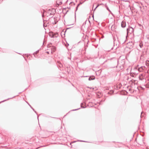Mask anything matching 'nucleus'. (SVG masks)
<instances>
[{"instance_id": "nucleus-1", "label": "nucleus", "mask_w": 149, "mask_h": 149, "mask_svg": "<svg viewBox=\"0 0 149 149\" xmlns=\"http://www.w3.org/2000/svg\"><path fill=\"white\" fill-rule=\"evenodd\" d=\"M127 35H130L133 33L134 31V29L131 26H129L128 28L127 29Z\"/></svg>"}, {"instance_id": "nucleus-2", "label": "nucleus", "mask_w": 149, "mask_h": 149, "mask_svg": "<svg viewBox=\"0 0 149 149\" xmlns=\"http://www.w3.org/2000/svg\"><path fill=\"white\" fill-rule=\"evenodd\" d=\"M139 80L143 81L144 82L146 81V79H145V77H144L143 74H141L139 76Z\"/></svg>"}, {"instance_id": "nucleus-3", "label": "nucleus", "mask_w": 149, "mask_h": 149, "mask_svg": "<svg viewBox=\"0 0 149 149\" xmlns=\"http://www.w3.org/2000/svg\"><path fill=\"white\" fill-rule=\"evenodd\" d=\"M49 20L51 21L52 20L54 21V22H52V23L53 24H56L58 22L56 19L55 17H54V18H53L52 17V18H50Z\"/></svg>"}, {"instance_id": "nucleus-4", "label": "nucleus", "mask_w": 149, "mask_h": 149, "mask_svg": "<svg viewBox=\"0 0 149 149\" xmlns=\"http://www.w3.org/2000/svg\"><path fill=\"white\" fill-rule=\"evenodd\" d=\"M121 87V84H119L118 85H115L114 86L113 88H114L115 89H118Z\"/></svg>"}, {"instance_id": "nucleus-5", "label": "nucleus", "mask_w": 149, "mask_h": 149, "mask_svg": "<svg viewBox=\"0 0 149 149\" xmlns=\"http://www.w3.org/2000/svg\"><path fill=\"white\" fill-rule=\"evenodd\" d=\"M121 26L122 28H125L126 26V22L125 21H123L121 23Z\"/></svg>"}, {"instance_id": "nucleus-6", "label": "nucleus", "mask_w": 149, "mask_h": 149, "mask_svg": "<svg viewBox=\"0 0 149 149\" xmlns=\"http://www.w3.org/2000/svg\"><path fill=\"white\" fill-rule=\"evenodd\" d=\"M145 68V66H141V67L139 68L138 70L139 72L142 71L143 70H144Z\"/></svg>"}, {"instance_id": "nucleus-7", "label": "nucleus", "mask_w": 149, "mask_h": 149, "mask_svg": "<svg viewBox=\"0 0 149 149\" xmlns=\"http://www.w3.org/2000/svg\"><path fill=\"white\" fill-rule=\"evenodd\" d=\"M95 79V77L94 76H92L89 77L88 78V80L89 81H91L92 80H93Z\"/></svg>"}, {"instance_id": "nucleus-8", "label": "nucleus", "mask_w": 149, "mask_h": 149, "mask_svg": "<svg viewBox=\"0 0 149 149\" xmlns=\"http://www.w3.org/2000/svg\"><path fill=\"white\" fill-rule=\"evenodd\" d=\"M58 36V33H54L53 38H57Z\"/></svg>"}, {"instance_id": "nucleus-9", "label": "nucleus", "mask_w": 149, "mask_h": 149, "mask_svg": "<svg viewBox=\"0 0 149 149\" xmlns=\"http://www.w3.org/2000/svg\"><path fill=\"white\" fill-rule=\"evenodd\" d=\"M52 52L51 53H52V52H54L56 50V47H52L51 48Z\"/></svg>"}, {"instance_id": "nucleus-10", "label": "nucleus", "mask_w": 149, "mask_h": 149, "mask_svg": "<svg viewBox=\"0 0 149 149\" xmlns=\"http://www.w3.org/2000/svg\"><path fill=\"white\" fill-rule=\"evenodd\" d=\"M138 74V73H136V72L134 73L133 72H132L130 73V75L131 76L134 77L136 74Z\"/></svg>"}, {"instance_id": "nucleus-11", "label": "nucleus", "mask_w": 149, "mask_h": 149, "mask_svg": "<svg viewBox=\"0 0 149 149\" xmlns=\"http://www.w3.org/2000/svg\"><path fill=\"white\" fill-rule=\"evenodd\" d=\"M113 47H111L110 48H109V49H107V47H106L105 49V50L107 52H109L112 49Z\"/></svg>"}, {"instance_id": "nucleus-12", "label": "nucleus", "mask_w": 149, "mask_h": 149, "mask_svg": "<svg viewBox=\"0 0 149 149\" xmlns=\"http://www.w3.org/2000/svg\"><path fill=\"white\" fill-rule=\"evenodd\" d=\"M139 46L140 48H141L143 47V43L142 42H139Z\"/></svg>"}, {"instance_id": "nucleus-13", "label": "nucleus", "mask_w": 149, "mask_h": 149, "mask_svg": "<svg viewBox=\"0 0 149 149\" xmlns=\"http://www.w3.org/2000/svg\"><path fill=\"white\" fill-rule=\"evenodd\" d=\"M53 34L54 32H50L49 33V35L52 38H53Z\"/></svg>"}, {"instance_id": "nucleus-14", "label": "nucleus", "mask_w": 149, "mask_h": 149, "mask_svg": "<svg viewBox=\"0 0 149 149\" xmlns=\"http://www.w3.org/2000/svg\"><path fill=\"white\" fill-rule=\"evenodd\" d=\"M128 45H130L131 48L133 47L134 44L132 42H129Z\"/></svg>"}, {"instance_id": "nucleus-15", "label": "nucleus", "mask_w": 149, "mask_h": 149, "mask_svg": "<svg viewBox=\"0 0 149 149\" xmlns=\"http://www.w3.org/2000/svg\"><path fill=\"white\" fill-rule=\"evenodd\" d=\"M114 92V91L113 90H111L108 93V94H111L113 93Z\"/></svg>"}, {"instance_id": "nucleus-16", "label": "nucleus", "mask_w": 149, "mask_h": 149, "mask_svg": "<svg viewBox=\"0 0 149 149\" xmlns=\"http://www.w3.org/2000/svg\"><path fill=\"white\" fill-rule=\"evenodd\" d=\"M115 25H113L111 27V30L112 31H113L114 30H115Z\"/></svg>"}, {"instance_id": "nucleus-17", "label": "nucleus", "mask_w": 149, "mask_h": 149, "mask_svg": "<svg viewBox=\"0 0 149 149\" xmlns=\"http://www.w3.org/2000/svg\"><path fill=\"white\" fill-rule=\"evenodd\" d=\"M105 7L106 8V9H107L109 11V12H111V11H110V10H109V9L108 7V6H107V4H105Z\"/></svg>"}, {"instance_id": "nucleus-18", "label": "nucleus", "mask_w": 149, "mask_h": 149, "mask_svg": "<svg viewBox=\"0 0 149 149\" xmlns=\"http://www.w3.org/2000/svg\"><path fill=\"white\" fill-rule=\"evenodd\" d=\"M58 65H59V66L60 68H62L63 67V65L60 62H58Z\"/></svg>"}, {"instance_id": "nucleus-19", "label": "nucleus", "mask_w": 149, "mask_h": 149, "mask_svg": "<svg viewBox=\"0 0 149 149\" xmlns=\"http://www.w3.org/2000/svg\"><path fill=\"white\" fill-rule=\"evenodd\" d=\"M39 52V50H38L37 51H36L34 53H33V55L35 56V55L36 54H37Z\"/></svg>"}, {"instance_id": "nucleus-20", "label": "nucleus", "mask_w": 149, "mask_h": 149, "mask_svg": "<svg viewBox=\"0 0 149 149\" xmlns=\"http://www.w3.org/2000/svg\"><path fill=\"white\" fill-rule=\"evenodd\" d=\"M56 3L58 5H60L62 4V2H61V1H60L58 3H57V2Z\"/></svg>"}, {"instance_id": "nucleus-21", "label": "nucleus", "mask_w": 149, "mask_h": 149, "mask_svg": "<svg viewBox=\"0 0 149 149\" xmlns=\"http://www.w3.org/2000/svg\"><path fill=\"white\" fill-rule=\"evenodd\" d=\"M29 105L30 106V107L33 109V110L36 113V111L30 105V104H29Z\"/></svg>"}, {"instance_id": "nucleus-22", "label": "nucleus", "mask_w": 149, "mask_h": 149, "mask_svg": "<svg viewBox=\"0 0 149 149\" xmlns=\"http://www.w3.org/2000/svg\"><path fill=\"white\" fill-rule=\"evenodd\" d=\"M115 62L116 64V66L118 64V61L117 60H116L115 61Z\"/></svg>"}, {"instance_id": "nucleus-23", "label": "nucleus", "mask_w": 149, "mask_h": 149, "mask_svg": "<svg viewBox=\"0 0 149 149\" xmlns=\"http://www.w3.org/2000/svg\"><path fill=\"white\" fill-rule=\"evenodd\" d=\"M80 3H79V4H78L77 5V7H76V11L77 10L78 7V6H79V5H80Z\"/></svg>"}, {"instance_id": "nucleus-24", "label": "nucleus", "mask_w": 149, "mask_h": 149, "mask_svg": "<svg viewBox=\"0 0 149 149\" xmlns=\"http://www.w3.org/2000/svg\"><path fill=\"white\" fill-rule=\"evenodd\" d=\"M83 104V103H81V108H85V107H84V106H82V105Z\"/></svg>"}, {"instance_id": "nucleus-25", "label": "nucleus", "mask_w": 149, "mask_h": 149, "mask_svg": "<svg viewBox=\"0 0 149 149\" xmlns=\"http://www.w3.org/2000/svg\"><path fill=\"white\" fill-rule=\"evenodd\" d=\"M80 109V108H78V109H75L73 110L72 111H76V110H78V109Z\"/></svg>"}, {"instance_id": "nucleus-26", "label": "nucleus", "mask_w": 149, "mask_h": 149, "mask_svg": "<svg viewBox=\"0 0 149 149\" xmlns=\"http://www.w3.org/2000/svg\"><path fill=\"white\" fill-rule=\"evenodd\" d=\"M99 6V5H98L94 9V10H95L96 9L98 6Z\"/></svg>"}, {"instance_id": "nucleus-27", "label": "nucleus", "mask_w": 149, "mask_h": 149, "mask_svg": "<svg viewBox=\"0 0 149 149\" xmlns=\"http://www.w3.org/2000/svg\"><path fill=\"white\" fill-rule=\"evenodd\" d=\"M67 44L65 45V46H68L69 45V44L68 43H67Z\"/></svg>"}, {"instance_id": "nucleus-28", "label": "nucleus", "mask_w": 149, "mask_h": 149, "mask_svg": "<svg viewBox=\"0 0 149 149\" xmlns=\"http://www.w3.org/2000/svg\"><path fill=\"white\" fill-rule=\"evenodd\" d=\"M40 146V147H38V148H40V147H44V146Z\"/></svg>"}, {"instance_id": "nucleus-29", "label": "nucleus", "mask_w": 149, "mask_h": 149, "mask_svg": "<svg viewBox=\"0 0 149 149\" xmlns=\"http://www.w3.org/2000/svg\"><path fill=\"white\" fill-rule=\"evenodd\" d=\"M78 141H79L80 142H84V141L82 140Z\"/></svg>"}, {"instance_id": "nucleus-30", "label": "nucleus", "mask_w": 149, "mask_h": 149, "mask_svg": "<svg viewBox=\"0 0 149 149\" xmlns=\"http://www.w3.org/2000/svg\"><path fill=\"white\" fill-rule=\"evenodd\" d=\"M72 3H73V2H71L70 3V4H72Z\"/></svg>"}, {"instance_id": "nucleus-31", "label": "nucleus", "mask_w": 149, "mask_h": 149, "mask_svg": "<svg viewBox=\"0 0 149 149\" xmlns=\"http://www.w3.org/2000/svg\"><path fill=\"white\" fill-rule=\"evenodd\" d=\"M46 53H47L48 54H49V52H46Z\"/></svg>"}, {"instance_id": "nucleus-32", "label": "nucleus", "mask_w": 149, "mask_h": 149, "mask_svg": "<svg viewBox=\"0 0 149 149\" xmlns=\"http://www.w3.org/2000/svg\"><path fill=\"white\" fill-rule=\"evenodd\" d=\"M89 77V76H84V77Z\"/></svg>"}, {"instance_id": "nucleus-33", "label": "nucleus", "mask_w": 149, "mask_h": 149, "mask_svg": "<svg viewBox=\"0 0 149 149\" xmlns=\"http://www.w3.org/2000/svg\"><path fill=\"white\" fill-rule=\"evenodd\" d=\"M42 17H44V14H43V15H42Z\"/></svg>"}, {"instance_id": "nucleus-34", "label": "nucleus", "mask_w": 149, "mask_h": 149, "mask_svg": "<svg viewBox=\"0 0 149 149\" xmlns=\"http://www.w3.org/2000/svg\"><path fill=\"white\" fill-rule=\"evenodd\" d=\"M70 28H70H70H67V29H70Z\"/></svg>"}, {"instance_id": "nucleus-35", "label": "nucleus", "mask_w": 149, "mask_h": 149, "mask_svg": "<svg viewBox=\"0 0 149 149\" xmlns=\"http://www.w3.org/2000/svg\"><path fill=\"white\" fill-rule=\"evenodd\" d=\"M83 44L84 45H85V43L84 42H83Z\"/></svg>"}, {"instance_id": "nucleus-36", "label": "nucleus", "mask_w": 149, "mask_h": 149, "mask_svg": "<svg viewBox=\"0 0 149 149\" xmlns=\"http://www.w3.org/2000/svg\"><path fill=\"white\" fill-rule=\"evenodd\" d=\"M43 26H44V27H45V25H44V24H43Z\"/></svg>"}, {"instance_id": "nucleus-37", "label": "nucleus", "mask_w": 149, "mask_h": 149, "mask_svg": "<svg viewBox=\"0 0 149 149\" xmlns=\"http://www.w3.org/2000/svg\"><path fill=\"white\" fill-rule=\"evenodd\" d=\"M86 21L84 22V23H85V24H86Z\"/></svg>"}, {"instance_id": "nucleus-38", "label": "nucleus", "mask_w": 149, "mask_h": 149, "mask_svg": "<svg viewBox=\"0 0 149 149\" xmlns=\"http://www.w3.org/2000/svg\"><path fill=\"white\" fill-rule=\"evenodd\" d=\"M86 47H88V45H86Z\"/></svg>"}, {"instance_id": "nucleus-39", "label": "nucleus", "mask_w": 149, "mask_h": 149, "mask_svg": "<svg viewBox=\"0 0 149 149\" xmlns=\"http://www.w3.org/2000/svg\"><path fill=\"white\" fill-rule=\"evenodd\" d=\"M140 8H141V7L140 6Z\"/></svg>"}, {"instance_id": "nucleus-40", "label": "nucleus", "mask_w": 149, "mask_h": 149, "mask_svg": "<svg viewBox=\"0 0 149 149\" xmlns=\"http://www.w3.org/2000/svg\"><path fill=\"white\" fill-rule=\"evenodd\" d=\"M73 24H72V25ZM71 24H70L69 25H71Z\"/></svg>"}]
</instances>
